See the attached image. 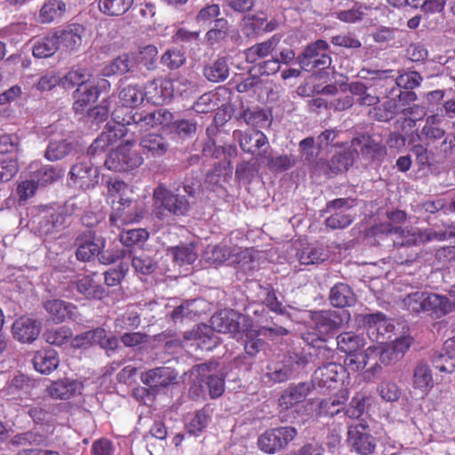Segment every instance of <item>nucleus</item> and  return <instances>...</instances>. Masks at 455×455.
I'll use <instances>...</instances> for the list:
<instances>
[{"label": "nucleus", "instance_id": "1", "mask_svg": "<svg viewBox=\"0 0 455 455\" xmlns=\"http://www.w3.org/2000/svg\"><path fill=\"white\" fill-rule=\"evenodd\" d=\"M171 114L164 108L153 112H127L124 108H116L112 112V121L108 122L101 134L94 140L88 149L91 155L105 151L126 133L148 131L158 124H166Z\"/></svg>", "mask_w": 455, "mask_h": 455}, {"label": "nucleus", "instance_id": "2", "mask_svg": "<svg viewBox=\"0 0 455 455\" xmlns=\"http://www.w3.org/2000/svg\"><path fill=\"white\" fill-rule=\"evenodd\" d=\"M211 324V327L206 324L197 325L196 329L185 334V339H194L202 350H211L219 344L214 331L229 333L238 339L241 331H248L250 319L235 310L224 309L212 316Z\"/></svg>", "mask_w": 455, "mask_h": 455}, {"label": "nucleus", "instance_id": "3", "mask_svg": "<svg viewBox=\"0 0 455 455\" xmlns=\"http://www.w3.org/2000/svg\"><path fill=\"white\" fill-rule=\"evenodd\" d=\"M129 186L121 180L108 181V200L112 212L109 222L120 228L124 225L139 222L144 216L143 206L128 196Z\"/></svg>", "mask_w": 455, "mask_h": 455}, {"label": "nucleus", "instance_id": "4", "mask_svg": "<svg viewBox=\"0 0 455 455\" xmlns=\"http://www.w3.org/2000/svg\"><path fill=\"white\" fill-rule=\"evenodd\" d=\"M450 298L427 291H416L403 299V307L413 313L431 312L436 316L451 312L455 307V284L449 291Z\"/></svg>", "mask_w": 455, "mask_h": 455}, {"label": "nucleus", "instance_id": "5", "mask_svg": "<svg viewBox=\"0 0 455 455\" xmlns=\"http://www.w3.org/2000/svg\"><path fill=\"white\" fill-rule=\"evenodd\" d=\"M375 231L377 234L395 235L394 244L397 247L419 245L433 240H446V233L422 231L416 228L402 229L391 228L389 224H379L375 227Z\"/></svg>", "mask_w": 455, "mask_h": 455}, {"label": "nucleus", "instance_id": "6", "mask_svg": "<svg viewBox=\"0 0 455 455\" xmlns=\"http://www.w3.org/2000/svg\"><path fill=\"white\" fill-rule=\"evenodd\" d=\"M153 200L155 214L160 220H164V212L175 216H183L190 208L187 198L179 193V188L172 190L162 184L154 189Z\"/></svg>", "mask_w": 455, "mask_h": 455}, {"label": "nucleus", "instance_id": "7", "mask_svg": "<svg viewBox=\"0 0 455 455\" xmlns=\"http://www.w3.org/2000/svg\"><path fill=\"white\" fill-rule=\"evenodd\" d=\"M343 322L342 316L335 310H322L311 313L310 326L314 330L304 339L307 342H314L315 339L324 341L328 336L338 330Z\"/></svg>", "mask_w": 455, "mask_h": 455}, {"label": "nucleus", "instance_id": "8", "mask_svg": "<svg viewBox=\"0 0 455 455\" xmlns=\"http://www.w3.org/2000/svg\"><path fill=\"white\" fill-rule=\"evenodd\" d=\"M143 161L141 155L133 148V143L127 140L110 152L105 160V165L114 172H129L140 167Z\"/></svg>", "mask_w": 455, "mask_h": 455}, {"label": "nucleus", "instance_id": "9", "mask_svg": "<svg viewBox=\"0 0 455 455\" xmlns=\"http://www.w3.org/2000/svg\"><path fill=\"white\" fill-rule=\"evenodd\" d=\"M296 435L297 429L293 427L271 428L259 436L258 446L265 453L275 454L284 449Z\"/></svg>", "mask_w": 455, "mask_h": 455}, {"label": "nucleus", "instance_id": "10", "mask_svg": "<svg viewBox=\"0 0 455 455\" xmlns=\"http://www.w3.org/2000/svg\"><path fill=\"white\" fill-rule=\"evenodd\" d=\"M181 84H183L181 79H154L146 84L143 93H145V99L153 104H164L172 98L176 90L181 92V90L179 89V85Z\"/></svg>", "mask_w": 455, "mask_h": 455}, {"label": "nucleus", "instance_id": "11", "mask_svg": "<svg viewBox=\"0 0 455 455\" xmlns=\"http://www.w3.org/2000/svg\"><path fill=\"white\" fill-rule=\"evenodd\" d=\"M357 321L363 325L368 337L376 341L381 338L384 339L386 335H389L395 329L393 323L380 312L359 315Z\"/></svg>", "mask_w": 455, "mask_h": 455}, {"label": "nucleus", "instance_id": "12", "mask_svg": "<svg viewBox=\"0 0 455 455\" xmlns=\"http://www.w3.org/2000/svg\"><path fill=\"white\" fill-rule=\"evenodd\" d=\"M353 206V200L339 198L327 204V212H335L325 220V224L331 229L345 228L354 220L355 214L348 212Z\"/></svg>", "mask_w": 455, "mask_h": 455}, {"label": "nucleus", "instance_id": "13", "mask_svg": "<svg viewBox=\"0 0 455 455\" xmlns=\"http://www.w3.org/2000/svg\"><path fill=\"white\" fill-rule=\"evenodd\" d=\"M233 137L239 142L243 151L257 156L258 161H259V154L262 152L260 149H263L264 147L270 148L267 137L259 130H249L247 132L235 130L233 132Z\"/></svg>", "mask_w": 455, "mask_h": 455}, {"label": "nucleus", "instance_id": "14", "mask_svg": "<svg viewBox=\"0 0 455 455\" xmlns=\"http://www.w3.org/2000/svg\"><path fill=\"white\" fill-rule=\"evenodd\" d=\"M368 149L367 140L355 138L351 142V148H346L343 152H339L332 156L330 162V168L334 172H341L347 171L354 163V159L358 156L359 151L363 154Z\"/></svg>", "mask_w": 455, "mask_h": 455}, {"label": "nucleus", "instance_id": "15", "mask_svg": "<svg viewBox=\"0 0 455 455\" xmlns=\"http://www.w3.org/2000/svg\"><path fill=\"white\" fill-rule=\"evenodd\" d=\"M347 443L353 451L362 455L372 453L376 447L375 438L367 432L363 424L349 427Z\"/></svg>", "mask_w": 455, "mask_h": 455}, {"label": "nucleus", "instance_id": "16", "mask_svg": "<svg viewBox=\"0 0 455 455\" xmlns=\"http://www.w3.org/2000/svg\"><path fill=\"white\" fill-rule=\"evenodd\" d=\"M99 172L90 162H79L70 168L69 181L76 188L87 189L98 183Z\"/></svg>", "mask_w": 455, "mask_h": 455}, {"label": "nucleus", "instance_id": "17", "mask_svg": "<svg viewBox=\"0 0 455 455\" xmlns=\"http://www.w3.org/2000/svg\"><path fill=\"white\" fill-rule=\"evenodd\" d=\"M76 259L80 261H90L98 256L105 246V241L91 231L84 232L76 239Z\"/></svg>", "mask_w": 455, "mask_h": 455}, {"label": "nucleus", "instance_id": "18", "mask_svg": "<svg viewBox=\"0 0 455 455\" xmlns=\"http://www.w3.org/2000/svg\"><path fill=\"white\" fill-rule=\"evenodd\" d=\"M41 323L30 316L22 315L17 318L12 325L13 338L21 343H32L39 336Z\"/></svg>", "mask_w": 455, "mask_h": 455}, {"label": "nucleus", "instance_id": "19", "mask_svg": "<svg viewBox=\"0 0 455 455\" xmlns=\"http://www.w3.org/2000/svg\"><path fill=\"white\" fill-rule=\"evenodd\" d=\"M84 385L81 381L69 378L52 381L46 387L47 395L55 400H68L82 394Z\"/></svg>", "mask_w": 455, "mask_h": 455}, {"label": "nucleus", "instance_id": "20", "mask_svg": "<svg viewBox=\"0 0 455 455\" xmlns=\"http://www.w3.org/2000/svg\"><path fill=\"white\" fill-rule=\"evenodd\" d=\"M346 377V369L343 365L333 362L318 367L313 375V382L320 387L331 388Z\"/></svg>", "mask_w": 455, "mask_h": 455}, {"label": "nucleus", "instance_id": "21", "mask_svg": "<svg viewBox=\"0 0 455 455\" xmlns=\"http://www.w3.org/2000/svg\"><path fill=\"white\" fill-rule=\"evenodd\" d=\"M449 128V122L443 115L432 114L426 117L425 124L420 130V138L430 142L444 138V142H448L446 132Z\"/></svg>", "mask_w": 455, "mask_h": 455}, {"label": "nucleus", "instance_id": "22", "mask_svg": "<svg viewBox=\"0 0 455 455\" xmlns=\"http://www.w3.org/2000/svg\"><path fill=\"white\" fill-rule=\"evenodd\" d=\"M224 389L225 381L222 376L209 375L206 379L198 380V383L195 382L189 392L194 397L199 398L208 394L211 398L214 399L220 397Z\"/></svg>", "mask_w": 455, "mask_h": 455}, {"label": "nucleus", "instance_id": "23", "mask_svg": "<svg viewBox=\"0 0 455 455\" xmlns=\"http://www.w3.org/2000/svg\"><path fill=\"white\" fill-rule=\"evenodd\" d=\"M261 252L252 248H241L233 246L231 265L239 267L244 272L255 270L259 267Z\"/></svg>", "mask_w": 455, "mask_h": 455}, {"label": "nucleus", "instance_id": "24", "mask_svg": "<svg viewBox=\"0 0 455 455\" xmlns=\"http://www.w3.org/2000/svg\"><path fill=\"white\" fill-rule=\"evenodd\" d=\"M177 372L170 367H158L141 374V381L150 387H165L175 382Z\"/></svg>", "mask_w": 455, "mask_h": 455}, {"label": "nucleus", "instance_id": "25", "mask_svg": "<svg viewBox=\"0 0 455 455\" xmlns=\"http://www.w3.org/2000/svg\"><path fill=\"white\" fill-rule=\"evenodd\" d=\"M44 307L56 323L63 322L67 318L77 319L76 307L69 302L60 299H51L44 302Z\"/></svg>", "mask_w": 455, "mask_h": 455}, {"label": "nucleus", "instance_id": "26", "mask_svg": "<svg viewBox=\"0 0 455 455\" xmlns=\"http://www.w3.org/2000/svg\"><path fill=\"white\" fill-rule=\"evenodd\" d=\"M84 28L80 25L72 24L63 30L56 31L59 49L75 51L82 44V34Z\"/></svg>", "mask_w": 455, "mask_h": 455}, {"label": "nucleus", "instance_id": "27", "mask_svg": "<svg viewBox=\"0 0 455 455\" xmlns=\"http://www.w3.org/2000/svg\"><path fill=\"white\" fill-rule=\"evenodd\" d=\"M32 363L37 372L48 375L57 369L60 359L54 349H41L35 352Z\"/></svg>", "mask_w": 455, "mask_h": 455}, {"label": "nucleus", "instance_id": "28", "mask_svg": "<svg viewBox=\"0 0 455 455\" xmlns=\"http://www.w3.org/2000/svg\"><path fill=\"white\" fill-rule=\"evenodd\" d=\"M294 370L295 365L290 360L287 362L271 363L266 368L263 381L268 385L286 381L291 376Z\"/></svg>", "mask_w": 455, "mask_h": 455}, {"label": "nucleus", "instance_id": "29", "mask_svg": "<svg viewBox=\"0 0 455 455\" xmlns=\"http://www.w3.org/2000/svg\"><path fill=\"white\" fill-rule=\"evenodd\" d=\"M433 363L442 372L451 373L455 371V336L444 342L443 352L434 356Z\"/></svg>", "mask_w": 455, "mask_h": 455}, {"label": "nucleus", "instance_id": "30", "mask_svg": "<svg viewBox=\"0 0 455 455\" xmlns=\"http://www.w3.org/2000/svg\"><path fill=\"white\" fill-rule=\"evenodd\" d=\"M73 109L76 113H83L89 108L99 98V91L94 88L93 83L79 87L75 92Z\"/></svg>", "mask_w": 455, "mask_h": 455}, {"label": "nucleus", "instance_id": "31", "mask_svg": "<svg viewBox=\"0 0 455 455\" xmlns=\"http://www.w3.org/2000/svg\"><path fill=\"white\" fill-rule=\"evenodd\" d=\"M311 390V384L302 382L290 386L279 398L281 407L288 409L302 402Z\"/></svg>", "mask_w": 455, "mask_h": 455}, {"label": "nucleus", "instance_id": "32", "mask_svg": "<svg viewBox=\"0 0 455 455\" xmlns=\"http://www.w3.org/2000/svg\"><path fill=\"white\" fill-rule=\"evenodd\" d=\"M280 38L273 36L270 39L256 44L244 51L245 60L249 63H256L260 60L272 55V52L277 46Z\"/></svg>", "mask_w": 455, "mask_h": 455}, {"label": "nucleus", "instance_id": "33", "mask_svg": "<svg viewBox=\"0 0 455 455\" xmlns=\"http://www.w3.org/2000/svg\"><path fill=\"white\" fill-rule=\"evenodd\" d=\"M140 146L145 154L153 157L163 156L169 148L166 140L160 134L148 133L142 137Z\"/></svg>", "mask_w": 455, "mask_h": 455}, {"label": "nucleus", "instance_id": "34", "mask_svg": "<svg viewBox=\"0 0 455 455\" xmlns=\"http://www.w3.org/2000/svg\"><path fill=\"white\" fill-rule=\"evenodd\" d=\"M413 388L418 390L421 397L426 396L433 387V377L429 366L425 363L417 364L413 374Z\"/></svg>", "mask_w": 455, "mask_h": 455}, {"label": "nucleus", "instance_id": "35", "mask_svg": "<svg viewBox=\"0 0 455 455\" xmlns=\"http://www.w3.org/2000/svg\"><path fill=\"white\" fill-rule=\"evenodd\" d=\"M275 24L267 20L263 12L248 16L243 19V33L251 36L259 32H270L275 29Z\"/></svg>", "mask_w": 455, "mask_h": 455}, {"label": "nucleus", "instance_id": "36", "mask_svg": "<svg viewBox=\"0 0 455 455\" xmlns=\"http://www.w3.org/2000/svg\"><path fill=\"white\" fill-rule=\"evenodd\" d=\"M297 257L300 264L309 265L325 260L328 258V253L323 245L314 243L299 249Z\"/></svg>", "mask_w": 455, "mask_h": 455}, {"label": "nucleus", "instance_id": "37", "mask_svg": "<svg viewBox=\"0 0 455 455\" xmlns=\"http://www.w3.org/2000/svg\"><path fill=\"white\" fill-rule=\"evenodd\" d=\"M347 390H341L336 395L329 397L320 402L318 406V414L331 417L336 414H339L343 409V406L347 403Z\"/></svg>", "mask_w": 455, "mask_h": 455}, {"label": "nucleus", "instance_id": "38", "mask_svg": "<svg viewBox=\"0 0 455 455\" xmlns=\"http://www.w3.org/2000/svg\"><path fill=\"white\" fill-rule=\"evenodd\" d=\"M119 99L123 105L119 108H124V114L127 112L135 113L136 111L129 110L124 107H136L141 104L145 99V93H143L140 86L129 84L120 91Z\"/></svg>", "mask_w": 455, "mask_h": 455}, {"label": "nucleus", "instance_id": "39", "mask_svg": "<svg viewBox=\"0 0 455 455\" xmlns=\"http://www.w3.org/2000/svg\"><path fill=\"white\" fill-rule=\"evenodd\" d=\"M330 301L336 307H349L355 302V294L347 284L339 283L331 289Z\"/></svg>", "mask_w": 455, "mask_h": 455}, {"label": "nucleus", "instance_id": "40", "mask_svg": "<svg viewBox=\"0 0 455 455\" xmlns=\"http://www.w3.org/2000/svg\"><path fill=\"white\" fill-rule=\"evenodd\" d=\"M61 209L54 213H44L38 223V232L41 235L52 234L65 227L66 218Z\"/></svg>", "mask_w": 455, "mask_h": 455}, {"label": "nucleus", "instance_id": "41", "mask_svg": "<svg viewBox=\"0 0 455 455\" xmlns=\"http://www.w3.org/2000/svg\"><path fill=\"white\" fill-rule=\"evenodd\" d=\"M167 255L179 266L191 265L198 256L193 243L172 247L168 250Z\"/></svg>", "mask_w": 455, "mask_h": 455}, {"label": "nucleus", "instance_id": "42", "mask_svg": "<svg viewBox=\"0 0 455 455\" xmlns=\"http://www.w3.org/2000/svg\"><path fill=\"white\" fill-rule=\"evenodd\" d=\"M91 76L84 68H73L60 78V84L65 89H72L75 86L79 88L92 82Z\"/></svg>", "mask_w": 455, "mask_h": 455}, {"label": "nucleus", "instance_id": "43", "mask_svg": "<svg viewBox=\"0 0 455 455\" xmlns=\"http://www.w3.org/2000/svg\"><path fill=\"white\" fill-rule=\"evenodd\" d=\"M328 44L324 40H317L307 45L303 53L298 56V63L304 70H307L311 66L313 60L317 59L323 52L328 49Z\"/></svg>", "mask_w": 455, "mask_h": 455}, {"label": "nucleus", "instance_id": "44", "mask_svg": "<svg viewBox=\"0 0 455 455\" xmlns=\"http://www.w3.org/2000/svg\"><path fill=\"white\" fill-rule=\"evenodd\" d=\"M259 162H267L270 170L278 172L288 170L295 164V159L291 156L283 155L274 157L267 148H264L259 154Z\"/></svg>", "mask_w": 455, "mask_h": 455}, {"label": "nucleus", "instance_id": "45", "mask_svg": "<svg viewBox=\"0 0 455 455\" xmlns=\"http://www.w3.org/2000/svg\"><path fill=\"white\" fill-rule=\"evenodd\" d=\"M66 11V4L60 0L46 1L39 12V20L42 23H50L62 17Z\"/></svg>", "mask_w": 455, "mask_h": 455}, {"label": "nucleus", "instance_id": "46", "mask_svg": "<svg viewBox=\"0 0 455 455\" xmlns=\"http://www.w3.org/2000/svg\"><path fill=\"white\" fill-rule=\"evenodd\" d=\"M233 254V247L225 243L208 246L204 253V259L212 264L227 263L231 265V255Z\"/></svg>", "mask_w": 455, "mask_h": 455}, {"label": "nucleus", "instance_id": "47", "mask_svg": "<svg viewBox=\"0 0 455 455\" xmlns=\"http://www.w3.org/2000/svg\"><path fill=\"white\" fill-rule=\"evenodd\" d=\"M38 164L30 165V172L33 178L39 186H45L58 180L63 172L52 165H44L37 169Z\"/></svg>", "mask_w": 455, "mask_h": 455}, {"label": "nucleus", "instance_id": "48", "mask_svg": "<svg viewBox=\"0 0 455 455\" xmlns=\"http://www.w3.org/2000/svg\"><path fill=\"white\" fill-rule=\"evenodd\" d=\"M72 149V143L66 139L52 138L44 152V156L49 161H57L68 155Z\"/></svg>", "mask_w": 455, "mask_h": 455}, {"label": "nucleus", "instance_id": "49", "mask_svg": "<svg viewBox=\"0 0 455 455\" xmlns=\"http://www.w3.org/2000/svg\"><path fill=\"white\" fill-rule=\"evenodd\" d=\"M167 111L171 114L170 121L167 122L166 124H158L156 126H167L171 133H173L181 139L191 137L193 134L196 133V122L185 119L172 121V114L169 110Z\"/></svg>", "mask_w": 455, "mask_h": 455}, {"label": "nucleus", "instance_id": "50", "mask_svg": "<svg viewBox=\"0 0 455 455\" xmlns=\"http://www.w3.org/2000/svg\"><path fill=\"white\" fill-rule=\"evenodd\" d=\"M204 76L212 83L226 80L229 76V68L225 58H219L213 63L206 66L204 70Z\"/></svg>", "mask_w": 455, "mask_h": 455}, {"label": "nucleus", "instance_id": "51", "mask_svg": "<svg viewBox=\"0 0 455 455\" xmlns=\"http://www.w3.org/2000/svg\"><path fill=\"white\" fill-rule=\"evenodd\" d=\"M337 347L344 353L351 354L364 346V338L351 331L339 334L337 337Z\"/></svg>", "mask_w": 455, "mask_h": 455}, {"label": "nucleus", "instance_id": "52", "mask_svg": "<svg viewBox=\"0 0 455 455\" xmlns=\"http://www.w3.org/2000/svg\"><path fill=\"white\" fill-rule=\"evenodd\" d=\"M58 49V38L55 34H48L35 43L33 55L36 58H48L54 54Z\"/></svg>", "mask_w": 455, "mask_h": 455}, {"label": "nucleus", "instance_id": "53", "mask_svg": "<svg viewBox=\"0 0 455 455\" xmlns=\"http://www.w3.org/2000/svg\"><path fill=\"white\" fill-rule=\"evenodd\" d=\"M203 305H204V301L202 299L186 301L172 311V318L174 321L183 318L192 319L204 311Z\"/></svg>", "mask_w": 455, "mask_h": 455}, {"label": "nucleus", "instance_id": "54", "mask_svg": "<svg viewBox=\"0 0 455 455\" xmlns=\"http://www.w3.org/2000/svg\"><path fill=\"white\" fill-rule=\"evenodd\" d=\"M367 354L379 355L380 363L386 365L395 363L402 359L390 343L381 342L378 346L369 347L367 348Z\"/></svg>", "mask_w": 455, "mask_h": 455}, {"label": "nucleus", "instance_id": "55", "mask_svg": "<svg viewBox=\"0 0 455 455\" xmlns=\"http://www.w3.org/2000/svg\"><path fill=\"white\" fill-rule=\"evenodd\" d=\"M211 410L204 407L198 411L187 423L188 432L194 435L201 434L211 421Z\"/></svg>", "mask_w": 455, "mask_h": 455}, {"label": "nucleus", "instance_id": "56", "mask_svg": "<svg viewBox=\"0 0 455 455\" xmlns=\"http://www.w3.org/2000/svg\"><path fill=\"white\" fill-rule=\"evenodd\" d=\"M134 65L133 58L129 55H121L111 61L102 69L104 76H109L116 74H124L132 69Z\"/></svg>", "mask_w": 455, "mask_h": 455}, {"label": "nucleus", "instance_id": "57", "mask_svg": "<svg viewBox=\"0 0 455 455\" xmlns=\"http://www.w3.org/2000/svg\"><path fill=\"white\" fill-rule=\"evenodd\" d=\"M133 0H100V12L110 16L125 13L132 5Z\"/></svg>", "mask_w": 455, "mask_h": 455}, {"label": "nucleus", "instance_id": "58", "mask_svg": "<svg viewBox=\"0 0 455 455\" xmlns=\"http://www.w3.org/2000/svg\"><path fill=\"white\" fill-rule=\"evenodd\" d=\"M72 336L71 330L67 326H60L47 330L44 334V339L47 343L56 346H61L66 343Z\"/></svg>", "mask_w": 455, "mask_h": 455}, {"label": "nucleus", "instance_id": "59", "mask_svg": "<svg viewBox=\"0 0 455 455\" xmlns=\"http://www.w3.org/2000/svg\"><path fill=\"white\" fill-rule=\"evenodd\" d=\"M248 334L247 331H241V334L238 336V339L240 337H243V335L246 338L245 344H244V350L247 355L253 356L255 355L262 347L263 341L259 339L258 337V331L257 330H253L251 328V322L250 321V325L248 326Z\"/></svg>", "mask_w": 455, "mask_h": 455}, {"label": "nucleus", "instance_id": "60", "mask_svg": "<svg viewBox=\"0 0 455 455\" xmlns=\"http://www.w3.org/2000/svg\"><path fill=\"white\" fill-rule=\"evenodd\" d=\"M17 172V159L12 155H0V181L10 180Z\"/></svg>", "mask_w": 455, "mask_h": 455}, {"label": "nucleus", "instance_id": "61", "mask_svg": "<svg viewBox=\"0 0 455 455\" xmlns=\"http://www.w3.org/2000/svg\"><path fill=\"white\" fill-rule=\"evenodd\" d=\"M241 118L248 124L255 127H264L267 124V113L259 108H247L241 115Z\"/></svg>", "mask_w": 455, "mask_h": 455}, {"label": "nucleus", "instance_id": "62", "mask_svg": "<svg viewBox=\"0 0 455 455\" xmlns=\"http://www.w3.org/2000/svg\"><path fill=\"white\" fill-rule=\"evenodd\" d=\"M148 238V232L144 228L128 229L120 235V242L127 247L143 243Z\"/></svg>", "mask_w": 455, "mask_h": 455}, {"label": "nucleus", "instance_id": "63", "mask_svg": "<svg viewBox=\"0 0 455 455\" xmlns=\"http://www.w3.org/2000/svg\"><path fill=\"white\" fill-rule=\"evenodd\" d=\"M372 355V354H367V350L364 354H348L347 358L345 359V369H346V376L349 374L350 371L355 372L363 370L367 364V359Z\"/></svg>", "mask_w": 455, "mask_h": 455}, {"label": "nucleus", "instance_id": "64", "mask_svg": "<svg viewBox=\"0 0 455 455\" xmlns=\"http://www.w3.org/2000/svg\"><path fill=\"white\" fill-rule=\"evenodd\" d=\"M228 32V22L221 18L215 20V26L206 33V40L210 44H214L223 40Z\"/></svg>", "mask_w": 455, "mask_h": 455}]
</instances>
